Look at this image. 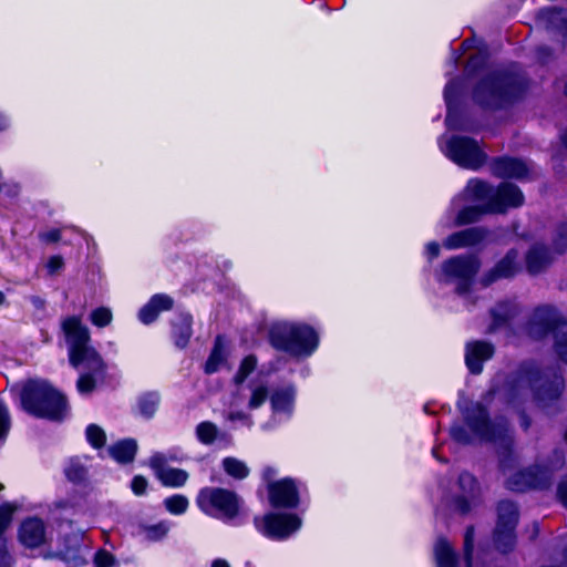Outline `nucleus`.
<instances>
[{"instance_id": "43", "label": "nucleus", "mask_w": 567, "mask_h": 567, "mask_svg": "<svg viewBox=\"0 0 567 567\" xmlns=\"http://www.w3.org/2000/svg\"><path fill=\"white\" fill-rule=\"evenodd\" d=\"M90 318L94 326L103 328L111 323L113 315L109 308L100 307L92 311Z\"/></svg>"}, {"instance_id": "6", "label": "nucleus", "mask_w": 567, "mask_h": 567, "mask_svg": "<svg viewBox=\"0 0 567 567\" xmlns=\"http://www.w3.org/2000/svg\"><path fill=\"white\" fill-rule=\"evenodd\" d=\"M529 334L540 339L551 332L557 355L567 363V322L559 320L548 308H538L528 328Z\"/></svg>"}, {"instance_id": "37", "label": "nucleus", "mask_w": 567, "mask_h": 567, "mask_svg": "<svg viewBox=\"0 0 567 567\" xmlns=\"http://www.w3.org/2000/svg\"><path fill=\"white\" fill-rule=\"evenodd\" d=\"M168 530L169 526L164 522L154 525H142L140 527V534L144 538L153 542L159 540L163 537H165Z\"/></svg>"}, {"instance_id": "51", "label": "nucleus", "mask_w": 567, "mask_h": 567, "mask_svg": "<svg viewBox=\"0 0 567 567\" xmlns=\"http://www.w3.org/2000/svg\"><path fill=\"white\" fill-rule=\"evenodd\" d=\"M227 420L230 422L241 421L248 427H251L254 424L251 417L247 413H245L243 411H238V410L230 411L227 415Z\"/></svg>"}, {"instance_id": "10", "label": "nucleus", "mask_w": 567, "mask_h": 567, "mask_svg": "<svg viewBox=\"0 0 567 567\" xmlns=\"http://www.w3.org/2000/svg\"><path fill=\"white\" fill-rule=\"evenodd\" d=\"M255 526L265 537L284 540L300 528L301 519L295 514L268 513L256 517Z\"/></svg>"}, {"instance_id": "44", "label": "nucleus", "mask_w": 567, "mask_h": 567, "mask_svg": "<svg viewBox=\"0 0 567 567\" xmlns=\"http://www.w3.org/2000/svg\"><path fill=\"white\" fill-rule=\"evenodd\" d=\"M11 427V416L7 404L0 399V442H3Z\"/></svg>"}, {"instance_id": "50", "label": "nucleus", "mask_w": 567, "mask_h": 567, "mask_svg": "<svg viewBox=\"0 0 567 567\" xmlns=\"http://www.w3.org/2000/svg\"><path fill=\"white\" fill-rule=\"evenodd\" d=\"M13 557L8 550L7 539L0 537V567H12Z\"/></svg>"}, {"instance_id": "57", "label": "nucleus", "mask_w": 567, "mask_h": 567, "mask_svg": "<svg viewBox=\"0 0 567 567\" xmlns=\"http://www.w3.org/2000/svg\"><path fill=\"white\" fill-rule=\"evenodd\" d=\"M41 238L49 243L58 241L61 238V233L58 229L49 230L41 235Z\"/></svg>"}, {"instance_id": "35", "label": "nucleus", "mask_w": 567, "mask_h": 567, "mask_svg": "<svg viewBox=\"0 0 567 567\" xmlns=\"http://www.w3.org/2000/svg\"><path fill=\"white\" fill-rule=\"evenodd\" d=\"M195 433L200 443L209 445L216 440L218 427L213 422L204 421L196 426Z\"/></svg>"}, {"instance_id": "13", "label": "nucleus", "mask_w": 567, "mask_h": 567, "mask_svg": "<svg viewBox=\"0 0 567 567\" xmlns=\"http://www.w3.org/2000/svg\"><path fill=\"white\" fill-rule=\"evenodd\" d=\"M276 475V470L267 468L265 477L270 480ZM269 502L274 507L292 508L298 505V488L293 480L281 478L278 481H269L267 484Z\"/></svg>"}, {"instance_id": "38", "label": "nucleus", "mask_w": 567, "mask_h": 567, "mask_svg": "<svg viewBox=\"0 0 567 567\" xmlns=\"http://www.w3.org/2000/svg\"><path fill=\"white\" fill-rule=\"evenodd\" d=\"M188 498L184 495H173L164 499L165 508L173 515H182L188 508Z\"/></svg>"}, {"instance_id": "1", "label": "nucleus", "mask_w": 567, "mask_h": 567, "mask_svg": "<svg viewBox=\"0 0 567 567\" xmlns=\"http://www.w3.org/2000/svg\"><path fill=\"white\" fill-rule=\"evenodd\" d=\"M270 343L277 350L292 357L310 355L317 344V333L313 328L300 322H276L269 334Z\"/></svg>"}, {"instance_id": "7", "label": "nucleus", "mask_w": 567, "mask_h": 567, "mask_svg": "<svg viewBox=\"0 0 567 567\" xmlns=\"http://www.w3.org/2000/svg\"><path fill=\"white\" fill-rule=\"evenodd\" d=\"M196 504L205 514L224 520L233 519L239 511L237 495L219 487L202 488L196 497Z\"/></svg>"}, {"instance_id": "45", "label": "nucleus", "mask_w": 567, "mask_h": 567, "mask_svg": "<svg viewBox=\"0 0 567 567\" xmlns=\"http://www.w3.org/2000/svg\"><path fill=\"white\" fill-rule=\"evenodd\" d=\"M257 360L254 355L246 357L243 360L237 374L235 375L236 383H243L244 380L255 370Z\"/></svg>"}, {"instance_id": "8", "label": "nucleus", "mask_w": 567, "mask_h": 567, "mask_svg": "<svg viewBox=\"0 0 567 567\" xmlns=\"http://www.w3.org/2000/svg\"><path fill=\"white\" fill-rule=\"evenodd\" d=\"M465 420L474 436L485 441L499 442L504 449L509 446L512 437L507 424L505 422L491 424L482 404L475 403L467 409Z\"/></svg>"}, {"instance_id": "12", "label": "nucleus", "mask_w": 567, "mask_h": 567, "mask_svg": "<svg viewBox=\"0 0 567 567\" xmlns=\"http://www.w3.org/2000/svg\"><path fill=\"white\" fill-rule=\"evenodd\" d=\"M480 260L473 256L450 258L442 265L443 275L449 280H457V291L465 292L480 269Z\"/></svg>"}, {"instance_id": "61", "label": "nucleus", "mask_w": 567, "mask_h": 567, "mask_svg": "<svg viewBox=\"0 0 567 567\" xmlns=\"http://www.w3.org/2000/svg\"><path fill=\"white\" fill-rule=\"evenodd\" d=\"M560 141H561L563 147L565 148V151L567 153V131L561 134Z\"/></svg>"}, {"instance_id": "63", "label": "nucleus", "mask_w": 567, "mask_h": 567, "mask_svg": "<svg viewBox=\"0 0 567 567\" xmlns=\"http://www.w3.org/2000/svg\"><path fill=\"white\" fill-rule=\"evenodd\" d=\"M6 300V297L2 291H0V305H2Z\"/></svg>"}, {"instance_id": "25", "label": "nucleus", "mask_w": 567, "mask_h": 567, "mask_svg": "<svg viewBox=\"0 0 567 567\" xmlns=\"http://www.w3.org/2000/svg\"><path fill=\"white\" fill-rule=\"evenodd\" d=\"M518 312V307L514 302L504 301L497 303L492 310L491 316L493 322L489 327V331H494L495 329L506 324L511 319H513Z\"/></svg>"}, {"instance_id": "60", "label": "nucleus", "mask_w": 567, "mask_h": 567, "mask_svg": "<svg viewBox=\"0 0 567 567\" xmlns=\"http://www.w3.org/2000/svg\"><path fill=\"white\" fill-rule=\"evenodd\" d=\"M9 124V118L4 114L0 113V131L6 130Z\"/></svg>"}, {"instance_id": "19", "label": "nucleus", "mask_w": 567, "mask_h": 567, "mask_svg": "<svg viewBox=\"0 0 567 567\" xmlns=\"http://www.w3.org/2000/svg\"><path fill=\"white\" fill-rule=\"evenodd\" d=\"M517 258L518 252L514 249L509 250L505 257L502 258L496 266L482 278L483 285L488 286L498 279L514 276L518 270Z\"/></svg>"}, {"instance_id": "32", "label": "nucleus", "mask_w": 567, "mask_h": 567, "mask_svg": "<svg viewBox=\"0 0 567 567\" xmlns=\"http://www.w3.org/2000/svg\"><path fill=\"white\" fill-rule=\"evenodd\" d=\"M159 404V396L156 393H146L138 399L137 410L138 413L148 419L152 417L157 411Z\"/></svg>"}, {"instance_id": "24", "label": "nucleus", "mask_w": 567, "mask_h": 567, "mask_svg": "<svg viewBox=\"0 0 567 567\" xmlns=\"http://www.w3.org/2000/svg\"><path fill=\"white\" fill-rule=\"evenodd\" d=\"M192 336V316L188 313H178L173 321V338L175 344L179 348L186 347Z\"/></svg>"}, {"instance_id": "15", "label": "nucleus", "mask_w": 567, "mask_h": 567, "mask_svg": "<svg viewBox=\"0 0 567 567\" xmlns=\"http://www.w3.org/2000/svg\"><path fill=\"white\" fill-rule=\"evenodd\" d=\"M148 464L165 486L181 487L188 480V473L186 471L167 466L166 457L161 453L152 455Z\"/></svg>"}, {"instance_id": "40", "label": "nucleus", "mask_w": 567, "mask_h": 567, "mask_svg": "<svg viewBox=\"0 0 567 567\" xmlns=\"http://www.w3.org/2000/svg\"><path fill=\"white\" fill-rule=\"evenodd\" d=\"M268 396V390L264 384H256L250 386V394L248 399V408L256 410L261 406Z\"/></svg>"}, {"instance_id": "41", "label": "nucleus", "mask_w": 567, "mask_h": 567, "mask_svg": "<svg viewBox=\"0 0 567 567\" xmlns=\"http://www.w3.org/2000/svg\"><path fill=\"white\" fill-rule=\"evenodd\" d=\"M89 443L94 449H100L105 444L106 434L102 427L96 424H90L85 431Z\"/></svg>"}, {"instance_id": "3", "label": "nucleus", "mask_w": 567, "mask_h": 567, "mask_svg": "<svg viewBox=\"0 0 567 567\" xmlns=\"http://www.w3.org/2000/svg\"><path fill=\"white\" fill-rule=\"evenodd\" d=\"M62 329L69 346V360L73 368L85 364L89 369L101 373L104 370V361L97 351L89 346L90 333L78 317H69L63 320Z\"/></svg>"}, {"instance_id": "21", "label": "nucleus", "mask_w": 567, "mask_h": 567, "mask_svg": "<svg viewBox=\"0 0 567 567\" xmlns=\"http://www.w3.org/2000/svg\"><path fill=\"white\" fill-rule=\"evenodd\" d=\"M486 236V230L480 227H472L450 235L444 240L447 249H458L480 244Z\"/></svg>"}, {"instance_id": "29", "label": "nucleus", "mask_w": 567, "mask_h": 567, "mask_svg": "<svg viewBox=\"0 0 567 567\" xmlns=\"http://www.w3.org/2000/svg\"><path fill=\"white\" fill-rule=\"evenodd\" d=\"M498 519L496 526H498V533H502L503 527L515 528L517 524V508L512 502H501L498 504Z\"/></svg>"}, {"instance_id": "31", "label": "nucleus", "mask_w": 567, "mask_h": 567, "mask_svg": "<svg viewBox=\"0 0 567 567\" xmlns=\"http://www.w3.org/2000/svg\"><path fill=\"white\" fill-rule=\"evenodd\" d=\"M223 468L229 476L236 480H244L250 472L244 461L230 456L223 460Z\"/></svg>"}, {"instance_id": "53", "label": "nucleus", "mask_w": 567, "mask_h": 567, "mask_svg": "<svg viewBox=\"0 0 567 567\" xmlns=\"http://www.w3.org/2000/svg\"><path fill=\"white\" fill-rule=\"evenodd\" d=\"M131 487L135 495H143L147 487V480L142 475H136L132 480Z\"/></svg>"}, {"instance_id": "34", "label": "nucleus", "mask_w": 567, "mask_h": 567, "mask_svg": "<svg viewBox=\"0 0 567 567\" xmlns=\"http://www.w3.org/2000/svg\"><path fill=\"white\" fill-rule=\"evenodd\" d=\"M226 359V349L224 348L221 343V339L217 338L215 348L213 352L210 353L205 370L207 373H214L216 372L225 362Z\"/></svg>"}, {"instance_id": "26", "label": "nucleus", "mask_w": 567, "mask_h": 567, "mask_svg": "<svg viewBox=\"0 0 567 567\" xmlns=\"http://www.w3.org/2000/svg\"><path fill=\"white\" fill-rule=\"evenodd\" d=\"M137 451L135 440L127 439L120 441L109 447V453L118 463H130L134 460Z\"/></svg>"}, {"instance_id": "22", "label": "nucleus", "mask_w": 567, "mask_h": 567, "mask_svg": "<svg viewBox=\"0 0 567 567\" xmlns=\"http://www.w3.org/2000/svg\"><path fill=\"white\" fill-rule=\"evenodd\" d=\"M173 299L163 293L154 295L148 302L142 307L138 312V319L144 324H150L156 320L162 311L172 309Z\"/></svg>"}, {"instance_id": "17", "label": "nucleus", "mask_w": 567, "mask_h": 567, "mask_svg": "<svg viewBox=\"0 0 567 567\" xmlns=\"http://www.w3.org/2000/svg\"><path fill=\"white\" fill-rule=\"evenodd\" d=\"M491 172L499 178L522 179L528 177L532 167L522 159L504 157L492 162Z\"/></svg>"}, {"instance_id": "30", "label": "nucleus", "mask_w": 567, "mask_h": 567, "mask_svg": "<svg viewBox=\"0 0 567 567\" xmlns=\"http://www.w3.org/2000/svg\"><path fill=\"white\" fill-rule=\"evenodd\" d=\"M435 558L439 567H455L456 557L446 539H439L435 545Z\"/></svg>"}, {"instance_id": "14", "label": "nucleus", "mask_w": 567, "mask_h": 567, "mask_svg": "<svg viewBox=\"0 0 567 567\" xmlns=\"http://www.w3.org/2000/svg\"><path fill=\"white\" fill-rule=\"evenodd\" d=\"M551 473L546 467H534L516 473L508 480L507 485L513 491H524L527 487L546 488L551 483Z\"/></svg>"}, {"instance_id": "49", "label": "nucleus", "mask_w": 567, "mask_h": 567, "mask_svg": "<svg viewBox=\"0 0 567 567\" xmlns=\"http://www.w3.org/2000/svg\"><path fill=\"white\" fill-rule=\"evenodd\" d=\"M474 542V528L467 527L464 539V555L466 560V567H471V558L473 551Z\"/></svg>"}, {"instance_id": "55", "label": "nucleus", "mask_w": 567, "mask_h": 567, "mask_svg": "<svg viewBox=\"0 0 567 567\" xmlns=\"http://www.w3.org/2000/svg\"><path fill=\"white\" fill-rule=\"evenodd\" d=\"M63 265L64 262L61 256H52L47 262L48 272L50 275H55L62 269Z\"/></svg>"}, {"instance_id": "46", "label": "nucleus", "mask_w": 567, "mask_h": 567, "mask_svg": "<svg viewBox=\"0 0 567 567\" xmlns=\"http://www.w3.org/2000/svg\"><path fill=\"white\" fill-rule=\"evenodd\" d=\"M16 509L17 507L9 503L0 506V537H2V533L9 527Z\"/></svg>"}, {"instance_id": "28", "label": "nucleus", "mask_w": 567, "mask_h": 567, "mask_svg": "<svg viewBox=\"0 0 567 567\" xmlns=\"http://www.w3.org/2000/svg\"><path fill=\"white\" fill-rule=\"evenodd\" d=\"M295 393L290 389L277 391L271 396V405L276 414L290 415L293 410Z\"/></svg>"}, {"instance_id": "36", "label": "nucleus", "mask_w": 567, "mask_h": 567, "mask_svg": "<svg viewBox=\"0 0 567 567\" xmlns=\"http://www.w3.org/2000/svg\"><path fill=\"white\" fill-rule=\"evenodd\" d=\"M515 528L503 527L502 533H498V526L495 528L494 542L498 550L507 551L514 547L515 544Z\"/></svg>"}, {"instance_id": "16", "label": "nucleus", "mask_w": 567, "mask_h": 567, "mask_svg": "<svg viewBox=\"0 0 567 567\" xmlns=\"http://www.w3.org/2000/svg\"><path fill=\"white\" fill-rule=\"evenodd\" d=\"M19 542L27 548H38L47 542L43 520L31 517L23 520L18 530Z\"/></svg>"}, {"instance_id": "11", "label": "nucleus", "mask_w": 567, "mask_h": 567, "mask_svg": "<svg viewBox=\"0 0 567 567\" xmlns=\"http://www.w3.org/2000/svg\"><path fill=\"white\" fill-rule=\"evenodd\" d=\"M446 156L460 166L476 169L485 161V154L477 143L468 137H453L444 148Z\"/></svg>"}, {"instance_id": "58", "label": "nucleus", "mask_w": 567, "mask_h": 567, "mask_svg": "<svg viewBox=\"0 0 567 567\" xmlns=\"http://www.w3.org/2000/svg\"><path fill=\"white\" fill-rule=\"evenodd\" d=\"M426 252L431 259L436 258L440 254V246L436 243H430L426 246Z\"/></svg>"}, {"instance_id": "5", "label": "nucleus", "mask_w": 567, "mask_h": 567, "mask_svg": "<svg viewBox=\"0 0 567 567\" xmlns=\"http://www.w3.org/2000/svg\"><path fill=\"white\" fill-rule=\"evenodd\" d=\"M563 380L558 375H554L549 379L547 374H543L540 371L533 369L523 371L513 386L512 396L516 394L526 395L532 393L533 398L542 403L547 404L548 402L558 399L563 390Z\"/></svg>"}, {"instance_id": "23", "label": "nucleus", "mask_w": 567, "mask_h": 567, "mask_svg": "<svg viewBox=\"0 0 567 567\" xmlns=\"http://www.w3.org/2000/svg\"><path fill=\"white\" fill-rule=\"evenodd\" d=\"M553 261L549 250L539 245L533 246L525 257L526 269L530 275L544 271Z\"/></svg>"}, {"instance_id": "9", "label": "nucleus", "mask_w": 567, "mask_h": 567, "mask_svg": "<svg viewBox=\"0 0 567 567\" xmlns=\"http://www.w3.org/2000/svg\"><path fill=\"white\" fill-rule=\"evenodd\" d=\"M515 80L505 74H494L483 80L475 89V100L488 107H498L509 102L514 94Z\"/></svg>"}, {"instance_id": "27", "label": "nucleus", "mask_w": 567, "mask_h": 567, "mask_svg": "<svg viewBox=\"0 0 567 567\" xmlns=\"http://www.w3.org/2000/svg\"><path fill=\"white\" fill-rule=\"evenodd\" d=\"M82 368L80 378L76 381V390L81 395L91 394L97 384V381L104 377L105 369L103 372L97 373L93 369H89L85 364H80L78 369Z\"/></svg>"}, {"instance_id": "47", "label": "nucleus", "mask_w": 567, "mask_h": 567, "mask_svg": "<svg viewBox=\"0 0 567 567\" xmlns=\"http://www.w3.org/2000/svg\"><path fill=\"white\" fill-rule=\"evenodd\" d=\"M554 246L560 254L567 250V224L558 226L556 237L554 239Z\"/></svg>"}, {"instance_id": "33", "label": "nucleus", "mask_w": 567, "mask_h": 567, "mask_svg": "<svg viewBox=\"0 0 567 567\" xmlns=\"http://www.w3.org/2000/svg\"><path fill=\"white\" fill-rule=\"evenodd\" d=\"M488 213L486 210V204L484 207L468 206L461 209L455 218V225L462 226L477 221L483 214Z\"/></svg>"}, {"instance_id": "4", "label": "nucleus", "mask_w": 567, "mask_h": 567, "mask_svg": "<svg viewBox=\"0 0 567 567\" xmlns=\"http://www.w3.org/2000/svg\"><path fill=\"white\" fill-rule=\"evenodd\" d=\"M20 398L21 406L28 413L49 420L56 419V410L51 404L43 403L42 399H56L58 390L48 381L31 379L17 384L13 388Z\"/></svg>"}, {"instance_id": "2", "label": "nucleus", "mask_w": 567, "mask_h": 567, "mask_svg": "<svg viewBox=\"0 0 567 567\" xmlns=\"http://www.w3.org/2000/svg\"><path fill=\"white\" fill-rule=\"evenodd\" d=\"M463 196L470 200L486 202V210L492 214H503L508 208L523 205L524 195L518 186L512 183H502L496 190L485 182L470 181Z\"/></svg>"}, {"instance_id": "42", "label": "nucleus", "mask_w": 567, "mask_h": 567, "mask_svg": "<svg viewBox=\"0 0 567 567\" xmlns=\"http://www.w3.org/2000/svg\"><path fill=\"white\" fill-rule=\"evenodd\" d=\"M56 396V399H42V402L51 404L56 410V419L54 421H60L68 414L69 406L65 396L61 392L58 391Z\"/></svg>"}, {"instance_id": "20", "label": "nucleus", "mask_w": 567, "mask_h": 567, "mask_svg": "<svg viewBox=\"0 0 567 567\" xmlns=\"http://www.w3.org/2000/svg\"><path fill=\"white\" fill-rule=\"evenodd\" d=\"M458 486L462 491V495L456 498L455 506L462 514H465L474 504L480 488L474 476L468 473H462L460 475Z\"/></svg>"}, {"instance_id": "54", "label": "nucleus", "mask_w": 567, "mask_h": 567, "mask_svg": "<svg viewBox=\"0 0 567 567\" xmlns=\"http://www.w3.org/2000/svg\"><path fill=\"white\" fill-rule=\"evenodd\" d=\"M451 435L455 441L460 443H468L472 440L471 435L463 426H453L451 429Z\"/></svg>"}, {"instance_id": "48", "label": "nucleus", "mask_w": 567, "mask_h": 567, "mask_svg": "<svg viewBox=\"0 0 567 567\" xmlns=\"http://www.w3.org/2000/svg\"><path fill=\"white\" fill-rule=\"evenodd\" d=\"M94 563L96 567H115L117 561L115 557L106 550H99L95 554Z\"/></svg>"}, {"instance_id": "62", "label": "nucleus", "mask_w": 567, "mask_h": 567, "mask_svg": "<svg viewBox=\"0 0 567 567\" xmlns=\"http://www.w3.org/2000/svg\"><path fill=\"white\" fill-rule=\"evenodd\" d=\"M522 426L524 429H528V426H529V422L527 421L525 415L522 416Z\"/></svg>"}, {"instance_id": "56", "label": "nucleus", "mask_w": 567, "mask_h": 567, "mask_svg": "<svg viewBox=\"0 0 567 567\" xmlns=\"http://www.w3.org/2000/svg\"><path fill=\"white\" fill-rule=\"evenodd\" d=\"M558 496L567 507V476L558 485Z\"/></svg>"}, {"instance_id": "52", "label": "nucleus", "mask_w": 567, "mask_h": 567, "mask_svg": "<svg viewBox=\"0 0 567 567\" xmlns=\"http://www.w3.org/2000/svg\"><path fill=\"white\" fill-rule=\"evenodd\" d=\"M63 559H65L71 567H79L85 564V558L79 551H66L63 554Z\"/></svg>"}, {"instance_id": "39", "label": "nucleus", "mask_w": 567, "mask_h": 567, "mask_svg": "<svg viewBox=\"0 0 567 567\" xmlns=\"http://www.w3.org/2000/svg\"><path fill=\"white\" fill-rule=\"evenodd\" d=\"M65 475L72 482H81L85 478L86 467L85 465L78 458H72L69 461L65 466Z\"/></svg>"}, {"instance_id": "64", "label": "nucleus", "mask_w": 567, "mask_h": 567, "mask_svg": "<svg viewBox=\"0 0 567 567\" xmlns=\"http://www.w3.org/2000/svg\"><path fill=\"white\" fill-rule=\"evenodd\" d=\"M240 404L238 402V399H235L233 402V408H238Z\"/></svg>"}, {"instance_id": "59", "label": "nucleus", "mask_w": 567, "mask_h": 567, "mask_svg": "<svg viewBox=\"0 0 567 567\" xmlns=\"http://www.w3.org/2000/svg\"><path fill=\"white\" fill-rule=\"evenodd\" d=\"M210 567H230L229 563L223 558H217L212 561Z\"/></svg>"}, {"instance_id": "18", "label": "nucleus", "mask_w": 567, "mask_h": 567, "mask_svg": "<svg viewBox=\"0 0 567 567\" xmlns=\"http://www.w3.org/2000/svg\"><path fill=\"white\" fill-rule=\"evenodd\" d=\"M494 347L485 341H474L466 346L465 362L472 373L478 374L482 371V363L492 358Z\"/></svg>"}]
</instances>
